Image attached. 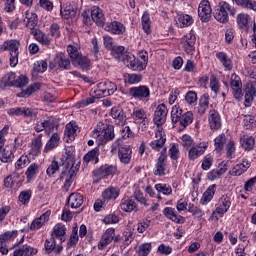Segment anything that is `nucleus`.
Returning a JSON list of instances; mask_svg holds the SVG:
<instances>
[{
  "label": "nucleus",
  "instance_id": "nucleus-1",
  "mask_svg": "<svg viewBox=\"0 0 256 256\" xmlns=\"http://www.w3.org/2000/svg\"><path fill=\"white\" fill-rule=\"evenodd\" d=\"M171 119L172 123H179L181 131L187 129L191 123H193V119H195V115L192 111H183V109L179 108V106H173L171 111Z\"/></svg>",
  "mask_w": 256,
  "mask_h": 256
},
{
  "label": "nucleus",
  "instance_id": "nucleus-2",
  "mask_svg": "<svg viewBox=\"0 0 256 256\" xmlns=\"http://www.w3.org/2000/svg\"><path fill=\"white\" fill-rule=\"evenodd\" d=\"M92 137L98 139L99 145H105L107 141L115 139V127L113 125H97L96 129L92 132Z\"/></svg>",
  "mask_w": 256,
  "mask_h": 256
},
{
  "label": "nucleus",
  "instance_id": "nucleus-3",
  "mask_svg": "<svg viewBox=\"0 0 256 256\" xmlns=\"http://www.w3.org/2000/svg\"><path fill=\"white\" fill-rule=\"evenodd\" d=\"M229 15L235 17L237 9L227 2H220L214 10V19L219 23H229Z\"/></svg>",
  "mask_w": 256,
  "mask_h": 256
},
{
  "label": "nucleus",
  "instance_id": "nucleus-4",
  "mask_svg": "<svg viewBox=\"0 0 256 256\" xmlns=\"http://www.w3.org/2000/svg\"><path fill=\"white\" fill-rule=\"evenodd\" d=\"M29 83V78L26 76H17L14 72L7 73L0 83L1 89L5 90L8 89V87H25Z\"/></svg>",
  "mask_w": 256,
  "mask_h": 256
},
{
  "label": "nucleus",
  "instance_id": "nucleus-5",
  "mask_svg": "<svg viewBox=\"0 0 256 256\" xmlns=\"http://www.w3.org/2000/svg\"><path fill=\"white\" fill-rule=\"evenodd\" d=\"M19 47H21L19 40H6L2 45L4 51L10 52V67H17L19 63Z\"/></svg>",
  "mask_w": 256,
  "mask_h": 256
},
{
  "label": "nucleus",
  "instance_id": "nucleus-6",
  "mask_svg": "<svg viewBox=\"0 0 256 256\" xmlns=\"http://www.w3.org/2000/svg\"><path fill=\"white\" fill-rule=\"evenodd\" d=\"M115 91H117V84L107 81L98 83L94 93L97 99H101L103 97L114 95Z\"/></svg>",
  "mask_w": 256,
  "mask_h": 256
},
{
  "label": "nucleus",
  "instance_id": "nucleus-7",
  "mask_svg": "<svg viewBox=\"0 0 256 256\" xmlns=\"http://www.w3.org/2000/svg\"><path fill=\"white\" fill-rule=\"evenodd\" d=\"M122 63L126 65V67H130L132 71H145L147 68V62H143L137 58L132 53H128L122 59Z\"/></svg>",
  "mask_w": 256,
  "mask_h": 256
},
{
  "label": "nucleus",
  "instance_id": "nucleus-8",
  "mask_svg": "<svg viewBox=\"0 0 256 256\" xmlns=\"http://www.w3.org/2000/svg\"><path fill=\"white\" fill-rule=\"evenodd\" d=\"M128 95L136 101H143V99H149L151 91L147 86L132 87L128 90Z\"/></svg>",
  "mask_w": 256,
  "mask_h": 256
},
{
  "label": "nucleus",
  "instance_id": "nucleus-9",
  "mask_svg": "<svg viewBox=\"0 0 256 256\" xmlns=\"http://www.w3.org/2000/svg\"><path fill=\"white\" fill-rule=\"evenodd\" d=\"M166 141L167 136L165 135L163 127H157L155 132V140L150 142V147L154 151H161V149H163V147L165 146Z\"/></svg>",
  "mask_w": 256,
  "mask_h": 256
},
{
  "label": "nucleus",
  "instance_id": "nucleus-10",
  "mask_svg": "<svg viewBox=\"0 0 256 256\" xmlns=\"http://www.w3.org/2000/svg\"><path fill=\"white\" fill-rule=\"evenodd\" d=\"M17 235H19V231L17 230L6 231L0 235V252L2 255H7V253H9L7 243H9V241H13Z\"/></svg>",
  "mask_w": 256,
  "mask_h": 256
},
{
  "label": "nucleus",
  "instance_id": "nucleus-11",
  "mask_svg": "<svg viewBox=\"0 0 256 256\" xmlns=\"http://www.w3.org/2000/svg\"><path fill=\"white\" fill-rule=\"evenodd\" d=\"M230 87L232 89L233 97L238 101L243 98V83L241 82V77L235 73L231 75Z\"/></svg>",
  "mask_w": 256,
  "mask_h": 256
},
{
  "label": "nucleus",
  "instance_id": "nucleus-12",
  "mask_svg": "<svg viewBox=\"0 0 256 256\" xmlns=\"http://www.w3.org/2000/svg\"><path fill=\"white\" fill-rule=\"evenodd\" d=\"M57 65L58 67H60V69H71V60H69V58H66L65 54L58 53L54 60L50 62L49 67L50 69H56Z\"/></svg>",
  "mask_w": 256,
  "mask_h": 256
},
{
  "label": "nucleus",
  "instance_id": "nucleus-13",
  "mask_svg": "<svg viewBox=\"0 0 256 256\" xmlns=\"http://www.w3.org/2000/svg\"><path fill=\"white\" fill-rule=\"evenodd\" d=\"M211 3L208 0L200 2L198 7V17L203 23H207L211 19Z\"/></svg>",
  "mask_w": 256,
  "mask_h": 256
},
{
  "label": "nucleus",
  "instance_id": "nucleus-14",
  "mask_svg": "<svg viewBox=\"0 0 256 256\" xmlns=\"http://www.w3.org/2000/svg\"><path fill=\"white\" fill-rule=\"evenodd\" d=\"M169 110H167V106L165 104H160L157 106L154 112V123L157 127H161L167 121V114Z\"/></svg>",
  "mask_w": 256,
  "mask_h": 256
},
{
  "label": "nucleus",
  "instance_id": "nucleus-15",
  "mask_svg": "<svg viewBox=\"0 0 256 256\" xmlns=\"http://www.w3.org/2000/svg\"><path fill=\"white\" fill-rule=\"evenodd\" d=\"M115 171H117V167L105 164L103 166H100L98 169L94 170L93 175L98 179H105V177L114 175Z\"/></svg>",
  "mask_w": 256,
  "mask_h": 256
},
{
  "label": "nucleus",
  "instance_id": "nucleus-16",
  "mask_svg": "<svg viewBox=\"0 0 256 256\" xmlns=\"http://www.w3.org/2000/svg\"><path fill=\"white\" fill-rule=\"evenodd\" d=\"M195 35L189 33L182 38L181 45L188 55H193V51H195Z\"/></svg>",
  "mask_w": 256,
  "mask_h": 256
},
{
  "label": "nucleus",
  "instance_id": "nucleus-17",
  "mask_svg": "<svg viewBox=\"0 0 256 256\" xmlns=\"http://www.w3.org/2000/svg\"><path fill=\"white\" fill-rule=\"evenodd\" d=\"M113 239H115V228H108L98 243V249L101 251L107 249V245L111 244Z\"/></svg>",
  "mask_w": 256,
  "mask_h": 256
},
{
  "label": "nucleus",
  "instance_id": "nucleus-18",
  "mask_svg": "<svg viewBox=\"0 0 256 256\" xmlns=\"http://www.w3.org/2000/svg\"><path fill=\"white\" fill-rule=\"evenodd\" d=\"M79 129V126L77 125V122H70L66 125L64 137L66 139V143H73L75 141V138L77 137V130Z\"/></svg>",
  "mask_w": 256,
  "mask_h": 256
},
{
  "label": "nucleus",
  "instance_id": "nucleus-19",
  "mask_svg": "<svg viewBox=\"0 0 256 256\" xmlns=\"http://www.w3.org/2000/svg\"><path fill=\"white\" fill-rule=\"evenodd\" d=\"M62 165H64L66 169L71 167L69 173L70 177H73V173H75V168H73V165H75V156L73 155V151L66 149L65 154L62 156Z\"/></svg>",
  "mask_w": 256,
  "mask_h": 256
},
{
  "label": "nucleus",
  "instance_id": "nucleus-20",
  "mask_svg": "<svg viewBox=\"0 0 256 256\" xmlns=\"http://www.w3.org/2000/svg\"><path fill=\"white\" fill-rule=\"evenodd\" d=\"M205 151H207V144L205 142H201L198 145L190 148L188 157L191 161H195V159H199V157H201Z\"/></svg>",
  "mask_w": 256,
  "mask_h": 256
},
{
  "label": "nucleus",
  "instance_id": "nucleus-21",
  "mask_svg": "<svg viewBox=\"0 0 256 256\" xmlns=\"http://www.w3.org/2000/svg\"><path fill=\"white\" fill-rule=\"evenodd\" d=\"M208 121L209 127L212 131H218V129H221V115H219V112L216 110H210Z\"/></svg>",
  "mask_w": 256,
  "mask_h": 256
},
{
  "label": "nucleus",
  "instance_id": "nucleus-22",
  "mask_svg": "<svg viewBox=\"0 0 256 256\" xmlns=\"http://www.w3.org/2000/svg\"><path fill=\"white\" fill-rule=\"evenodd\" d=\"M49 217H51V210H47L39 218L34 219L30 225V231H37V229H41L42 225H45V223L49 221Z\"/></svg>",
  "mask_w": 256,
  "mask_h": 256
},
{
  "label": "nucleus",
  "instance_id": "nucleus-23",
  "mask_svg": "<svg viewBox=\"0 0 256 256\" xmlns=\"http://www.w3.org/2000/svg\"><path fill=\"white\" fill-rule=\"evenodd\" d=\"M91 19L99 27H103V25H105V15L103 14V10L98 6H93L91 8Z\"/></svg>",
  "mask_w": 256,
  "mask_h": 256
},
{
  "label": "nucleus",
  "instance_id": "nucleus-24",
  "mask_svg": "<svg viewBox=\"0 0 256 256\" xmlns=\"http://www.w3.org/2000/svg\"><path fill=\"white\" fill-rule=\"evenodd\" d=\"M24 23L27 29L34 31L35 27H37V24L39 23V18L37 17V14L31 11H26L24 16Z\"/></svg>",
  "mask_w": 256,
  "mask_h": 256
},
{
  "label": "nucleus",
  "instance_id": "nucleus-25",
  "mask_svg": "<svg viewBox=\"0 0 256 256\" xmlns=\"http://www.w3.org/2000/svg\"><path fill=\"white\" fill-rule=\"evenodd\" d=\"M9 115L23 116V117H37V113L27 107H17L8 110Z\"/></svg>",
  "mask_w": 256,
  "mask_h": 256
},
{
  "label": "nucleus",
  "instance_id": "nucleus-26",
  "mask_svg": "<svg viewBox=\"0 0 256 256\" xmlns=\"http://www.w3.org/2000/svg\"><path fill=\"white\" fill-rule=\"evenodd\" d=\"M44 247L45 251L48 253H53L54 251V253L59 254L61 251H63V246H61V243L57 244V240L52 236L45 241Z\"/></svg>",
  "mask_w": 256,
  "mask_h": 256
},
{
  "label": "nucleus",
  "instance_id": "nucleus-27",
  "mask_svg": "<svg viewBox=\"0 0 256 256\" xmlns=\"http://www.w3.org/2000/svg\"><path fill=\"white\" fill-rule=\"evenodd\" d=\"M251 167V163L249 161L244 160L242 163L236 164L230 171V175L232 177H240V175H243L247 169Z\"/></svg>",
  "mask_w": 256,
  "mask_h": 256
},
{
  "label": "nucleus",
  "instance_id": "nucleus-28",
  "mask_svg": "<svg viewBox=\"0 0 256 256\" xmlns=\"http://www.w3.org/2000/svg\"><path fill=\"white\" fill-rule=\"evenodd\" d=\"M132 154H133V151L129 146H122L119 148L118 157L121 163H124V165H129V163H131Z\"/></svg>",
  "mask_w": 256,
  "mask_h": 256
},
{
  "label": "nucleus",
  "instance_id": "nucleus-29",
  "mask_svg": "<svg viewBox=\"0 0 256 256\" xmlns=\"http://www.w3.org/2000/svg\"><path fill=\"white\" fill-rule=\"evenodd\" d=\"M65 231H67L65 225L58 223L54 226L51 237H53V239H56L58 243L61 244L65 241Z\"/></svg>",
  "mask_w": 256,
  "mask_h": 256
},
{
  "label": "nucleus",
  "instance_id": "nucleus-30",
  "mask_svg": "<svg viewBox=\"0 0 256 256\" xmlns=\"http://www.w3.org/2000/svg\"><path fill=\"white\" fill-rule=\"evenodd\" d=\"M166 173H167V155H165L162 152L156 164L155 175H159L160 177H163V175H166Z\"/></svg>",
  "mask_w": 256,
  "mask_h": 256
},
{
  "label": "nucleus",
  "instance_id": "nucleus-31",
  "mask_svg": "<svg viewBox=\"0 0 256 256\" xmlns=\"http://www.w3.org/2000/svg\"><path fill=\"white\" fill-rule=\"evenodd\" d=\"M111 117L115 119L116 125L123 126L125 125L127 118L125 117V112L119 107H113L111 109Z\"/></svg>",
  "mask_w": 256,
  "mask_h": 256
},
{
  "label": "nucleus",
  "instance_id": "nucleus-32",
  "mask_svg": "<svg viewBox=\"0 0 256 256\" xmlns=\"http://www.w3.org/2000/svg\"><path fill=\"white\" fill-rule=\"evenodd\" d=\"M105 31H109L114 35H123L125 33V26L121 22H110L106 24Z\"/></svg>",
  "mask_w": 256,
  "mask_h": 256
},
{
  "label": "nucleus",
  "instance_id": "nucleus-33",
  "mask_svg": "<svg viewBox=\"0 0 256 256\" xmlns=\"http://www.w3.org/2000/svg\"><path fill=\"white\" fill-rule=\"evenodd\" d=\"M224 173H227V163L222 162L217 169L210 171L207 177L209 181H215V179H219Z\"/></svg>",
  "mask_w": 256,
  "mask_h": 256
},
{
  "label": "nucleus",
  "instance_id": "nucleus-34",
  "mask_svg": "<svg viewBox=\"0 0 256 256\" xmlns=\"http://www.w3.org/2000/svg\"><path fill=\"white\" fill-rule=\"evenodd\" d=\"M72 65H74V67H79L81 71L91 70V60L84 55L80 56L77 60H74Z\"/></svg>",
  "mask_w": 256,
  "mask_h": 256
},
{
  "label": "nucleus",
  "instance_id": "nucleus-35",
  "mask_svg": "<svg viewBox=\"0 0 256 256\" xmlns=\"http://www.w3.org/2000/svg\"><path fill=\"white\" fill-rule=\"evenodd\" d=\"M68 205L71 209H79L83 205V195L80 193H71L68 197Z\"/></svg>",
  "mask_w": 256,
  "mask_h": 256
},
{
  "label": "nucleus",
  "instance_id": "nucleus-36",
  "mask_svg": "<svg viewBox=\"0 0 256 256\" xmlns=\"http://www.w3.org/2000/svg\"><path fill=\"white\" fill-rule=\"evenodd\" d=\"M215 191H217V185L213 184L210 185L206 191L204 192L200 203L201 205H207L208 203H210L213 199V197L215 196Z\"/></svg>",
  "mask_w": 256,
  "mask_h": 256
},
{
  "label": "nucleus",
  "instance_id": "nucleus-37",
  "mask_svg": "<svg viewBox=\"0 0 256 256\" xmlns=\"http://www.w3.org/2000/svg\"><path fill=\"white\" fill-rule=\"evenodd\" d=\"M120 209L124 211L125 213H132V211L137 212V203L133 199H123L120 204Z\"/></svg>",
  "mask_w": 256,
  "mask_h": 256
},
{
  "label": "nucleus",
  "instance_id": "nucleus-38",
  "mask_svg": "<svg viewBox=\"0 0 256 256\" xmlns=\"http://www.w3.org/2000/svg\"><path fill=\"white\" fill-rule=\"evenodd\" d=\"M163 213L167 219H170V221H173L174 223H185V218L181 215L177 216V214H175V209L171 207H166Z\"/></svg>",
  "mask_w": 256,
  "mask_h": 256
},
{
  "label": "nucleus",
  "instance_id": "nucleus-39",
  "mask_svg": "<svg viewBox=\"0 0 256 256\" xmlns=\"http://www.w3.org/2000/svg\"><path fill=\"white\" fill-rule=\"evenodd\" d=\"M30 33L33 35L36 41H38V43H41V45H51V40H49V37L40 29H34Z\"/></svg>",
  "mask_w": 256,
  "mask_h": 256
},
{
  "label": "nucleus",
  "instance_id": "nucleus-40",
  "mask_svg": "<svg viewBox=\"0 0 256 256\" xmlns=\"http://www.w3.org/2000/svg\"><path fill=\"white\" fill-rule=\"evenodd\" d=\"M33 255H37V249L29 245H23L19 249H16L13 254V256H33Z\"/></svg>",
  "mask_w": 256,
  "mask_h": 256
},
{
  "label": "nucleus",
  "instance_id": "nucleus-41",
  "mask_svg": "<svg viewBox=\"0 0 256 256\" xmlns=\"http://www.w3.org/2000/svg\"><path fill=\"white\" fill-rule=\"evenodd\" d=\"M216 57L227 71L233 69V61L225 52L216 53Z\"/></svg>",
  "mask_w": 256,
  "mask_h": 256
},
{
  "label": "nucleus",
  "instance_id": "nucleus-42",
  "mask_svg": "<svg viewBox=\"0 0 256 256\" xmlns=\"http://www.w3.org/2000/svg\"><path fill=\"white\" fill-rule=\"evenodd\" d=\"M132 119H134L136 123H143L146 125L148 121L147 112L143 109H134L132 113Z\"/></svg>",
  "mask_w": 256,
  "mask_h": 256
},
{
  "label": "nucleus",
  "instance_id": "nucleus-43",
  "mask_svg": "<svg viewBox=\"0 0 256 256\" xmlns=\"http://www.w3.org/2000/svg\"><path fill=\"white\" fill-rule=\"evenodd\" d=\"M43 146V141L41 140V136L34 139L31 144L30 155L33 157H39L41 155V147Z\"/></svg>",
  "mask_w": 256,
  "mask_h": 256
},
{
  "label": "nucleus",
  "instance_id": "nucleus-44",
  "mask_svg": "<svg viewBox=\"0 0 256 256\" xmlns=\"http://www.w3.org/2000/svg\"><path fill=\"white\" fill-rule=\"evenodd\" d=\"M99 148H94L91 151H89L83 158L84 163L86 165L90 163V161H94V163H99V155H100Z\"/></svg>",
  "mask_w": 256,
  "mask_h": 256
},
{
  "label": "nucleus",
  "instance_id": "nucleus-45",
  "mask_svg": "<svg viewBox=\"0 0 256 256\" xmlns=\"http://www.w3.org/2000/svg\"><path fill=\"white\" fill-rule=\"evenodd\" d=\"M240 143H241L243 149H245V151H251V149H253V147H255V138H253V136L244 135L240 139Z\"/></svg>",
  "mask_w": 256,
  "mask_h": 256
},
{
  "label": "nucleus",
  "instance_id": "nucleus-46",
  "mask_svg": "<svg viewBox=\"0 0 256 256\" xmlns=\"http://www.w3.org/2000/svg\"><path fill=\"white\" fill-rule=\"evenodd\" d=\"M59 145V134L54 133L49 141L46 143V146L44 148V153H49V151H53L55 147H58Z\"/></svg>",
  "mask_w": 256,
  "mask_h": 256
},
{
  "label": "nucleus",
  "instance_id": "nucleus-47",
  "mask_svg": "<svg viewBox=\"0 0 256 256\" xmlns=\"http://www.w3.org/2000/svg\"><path fill=\"white\" fill-rule=\"evenodd\" d=\"M117 197H119V190L113 187L104 190L102 193L104 202L111 201V199H117Z\"/></svg>",
  "mask_w": 256,
  "mask_h": 256
},
{
  "label": "nucleus",
  "instance_id": "nucleus-48",
  "mask_svg": "<svg viewBox=\"0 0 256 256\" xmlns=\"http://www.w3.org/2000/svg\"><path fill=\"white\" fill-rule=\"evenodd\" d=\"M237 25L239 29H244L245 31H247V29H249V15L246 13L238 14Z\"/></svg>",
  "mask_w": 256,
  "mask_h": 256
},
{
  "label": "nucleus",
  "instance_id": "nucleus-49",
  "mask_svg": "<svg viewBox=\"0 0 256 256\" xmlns=\"http://www.w3.org/2000/svg\"><path fill=\"white\" fill-rule=\"evenodd\" d=\"M143 80V76L141 74H124V81L129 85H137V83H141Z\"/></svg>",
  "mask_w": 256,
  "mask_h": 256
},
{
  "label": "nucleus",
  "instance_id": "nucleus-50",
  "mask_svg": "<svg viewBox=\"0 0 256 256\" xmlns=\"http://www.w3.org/2000/svg\"><path fill=\"white\" fill-rule=\"evenodd\" d=\"M67 53L71 59V63L75 62L78 58H80L83 55L79 52V48L75 45H68Z\"/></svg>",
  "mask_w": 256,
  "mask_h": 256
},
{
  "label": "nucleus",
  "instance_id": "nucleus-51",
  "mask_svg": "<svg viewBox=\"0 0 256 256\" xmlns=\"http://www.w3.org/2000/svg\"><path fill=\"white\" fill-rule=\"evenodd\" d=\"M207 109H209V96L207 94H204L199 100L198 112L200 113V115H203L205 114Z\"/></svg>",
  "mask_w": 256,
  "mask_h": 256
},
{
  "label": "nucleus",
  "instance_id": "nucleus-52",
  "mask_svg": "<svg viewBox=\"0 0 256 256\" xmlns=\"http://www.w3.org/2000/svg\"><path fill=\"white\" fill-rule=\"evenodd\" d=\"M38 173H39V164L37 163L31 164L25 172L27 181H31L35 179V175H37Z\"/></svg>",
  "mask_w": 256,
  "mask_h": 256
},
{
  "label": "nucleus",
  "instance_id": "nucleus-53",
  "mask_svg": "<svg viewBox=\"0 0 256 256\" xmlns=\"http://www.w3.org/2000/svg\"><path fill=\"white\" fill-rule=\"evenodd\" d=\"M225 143H227V138L225 134H220L214 139L215 150L217 151V153H221L223 151Z\"/></svg>",
  "mask_w": 256,
  "mask_h": 256
},
{
  "label": "nucleus",
  "instance_id": "nucleus-54",
  "mask_svg": "<svg viewBox=\"0 0 256 256\" xmlns=\"http://www.w3.org/2000/svg\"><path fill=\"white\" fill-rule=\"evenodd\" d=\"M151 249H153L151 242H146L138 246L136 253L138 256H147L151 253Z\"/></svg>",
  "mask_w": 256,
  "mask_h": 256
},
{
  "label": "nucleus",
  "instance_id": "nucleus-55",
  "mask_svg": "<svg viewBox=\"0 0 256 256\" xmlns=\"http://www.w3.org/2000/svg\"><path fill=\"white\" fill-rule=\"evenodd\" d=\"M235 3L244 9H251L252 11H256V1L254 0H235Z\"/></svg>",
  "mask_w": 256,
  "mask_h": 256
},
{
  "label": "nucleus",
  "instance_id": "nucleus-56",
  "mask_svg": "<svg viewBox=\"0 0 256 256\" xmlns=\"http://www.w3.org/2000/svg\"><path fill=\"white\" fill-rule=\"evenodd\" d=\"M142 29L147 33V35L151 33V18L147 12H144L142 16Z\"/></svg>",
  "mask_w": 256,
  "mask_h": 256
},
{
  "label": "nucleus",
  "instance_id": "nucleus-57",
  "mask_svg": "<svg viewBox=\"0 0 256 256\" xmlns=\"http://www.w3.org/2000/svg\"><path fill=\"white\" fill-rule=\"evenodd\" d=\"M110 51H112L115 59H118L119 61H123V57L129 55L125 53V47L123 46H114Z\"/></svg>",
  "mask_w": 256,
  "mask_h": 256
},
{
  "label": "nucleus",
  "instance_id": "nucleus-58",
  "mask_svg": "<svg viewBox=\"0 0 256 256\" xmlns=\"http://www.w3.org/2000/svg\"><path fill=\"white\" fill-rule=\"evenodd\" d=\"M178 21H179L180 27H189L193 25V17H191L188 14H181L178 17Z\"/></svg>",
  "mask_w": 256,
  "mask_h": 256
},
{
  "label": "nucleus",
  "instance_id": "nucleus-59",
  "mask_svg": "<svg viewBox=\"0 0 256 256\" xmlns=\"http://www.w3.org/2000/svg\"><path fill=\"white\" fill-rule=\"evenodd\" d=\"M243 122L245 129H253L254 127H256L255 116L253 115H245Z\"/></svg>",
  "mask_w": 256,
  "mask_h": 256
},
{
  "label": "nucleus",
  "instance_id": "nucleus-60",
  "mask_svg": "<svg viewBox=\"0 0 256 256\" xmlns=\"http://www.w3.org/2000/svg\"><path fill=\"white\" fill-rule=\"evenodd\" d=\"M185 101L188 105H191V106L197 105V92L188 91L185 95Z\"/></svg>",
  "mask_w": 256,
  "mask_h": 256
},
{
  "label": "nucleus",
  "instance_id": "nucleus-61",
  "mask_svg": "<svg viewBox=\"0 0 256 256\" xmlns=\"http://www.w3.org/2000/svg\"><path fill=\"white\" fill-rule=\"evenodd\" d=\"M33 71L34 73H45L47 71V62L45 60L35 62Z\"/></svg>",
  "mask_w": 256,
  "mask_h": 256
},
{
  "label": "nucleus",
  "instance_id": "nucleus-62",
  "mask_svg": "<svg viewBox=\"0 0 256 256\" xmlns=\"http://www.w3.org/2000/svg\"><path fill=\"white\" fill-rule=\"evenodd\" d=\"M0 155V160L2 163H11V157H13V152H11V150L2 148L0 151Z\"/></svg>",
  "mask_w": 256,
  "mask_h": 256
},
{
  "label": "nucleus",
  "instance_id": "nucleus-63",
  "mask_svg": "<svg viewBox=\"0 0 256 256\" xmlns=\"http://www.w3.org/2000/svg\"><path fill=\"white\" fill-rule=\"evenodd\" d=\"M155 189L158 193H163V195H171L173 193V189L167 184H156Z\"/></svg>",
  "mask_w": 256,
  "mask_h": 256
},
{
  "label": "nucleus",
  "instance_id": "nucleus-64",
  "mask_svg": "<svg viewBox=\"0 0 256 256\" xmlns=\"http://www.w3.org/2000/svg\"><path fill=\"white\" fill-rule=\"evenodd\" d=\"M29 163H31V160H29V157L23 155L17 160V162L15 163V167L16 169H23L27 167Z\"/></svg>",
  "mask_w": 256,
  "mask_h": 256
}]
</instances>
